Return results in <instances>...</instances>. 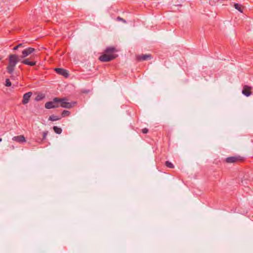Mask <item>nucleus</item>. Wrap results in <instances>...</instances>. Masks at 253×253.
<instances>
[{
	"mask_svg": "<svg viewBox=\"0 0 253 253\" xmlns=\"http://www.w3.org/2000/svg\"><path fill=\"white\" fill-rule=\"evenodd\" d=\"M55 72L59 75L63 76L65 78H68L69 76L67 70L63 68H55Z\"/></svg>",
	"mask_w": 253,
	"mask_h": 253,
	"instance_id": "6",
	"label": "nucleus"
},
{
	"mask_svg": "<svg viewBox=\"0 0 253 253\" xmlns=\"http://www.w3.org/2000/svg\"><path fill=\"white\" fill-rule=\"evenodd\" d=\"M24 95H32V92H28L24 93Z\"/></svg>",
	"mask_w": 253,
	"mask_h": 253,
	"instance_id": "25",
	"label": "nucleus"
},
{
	"mask_svg": "<svg viewBox=\"0 0 253 253\" xmlns=\"http://www.w3.org/2000/svg\"><path fill=\"white\" fill-rule=\"evenodd\" d=\"M142 131L143 133H147L148 132V129L146 128H143L142 130Z\"/></svg>",
	"mask_w": 253,
	"mask_h": 253,
	"instance_id": "23",
	"label": "nucleus"
},
{
	"mask_svg": "<svg viewBox=\"0 0 253 253\" xmlns=\"http://www.w3.org/2000/svg\"><path fill=\"white\" fill-rule=\"evenodd\" d=\"M47 134V132H44L43 133V139L45 138Z\"/></svg>",
	"mask_w": 253,
	"mask_h": 253,
	"instance_id": "24",
	"label": "nucleus"
},
{
	"mask_svg": "<svg viewBox=\"0 0 253 253\" xmlns=\"http://www.w3.org/2000/svg\"><path fill=\"white\" fill-rule=\"evenodd\" d=\"M234 7L240 12L242 13L243 12V7L241 4L239 3H235L234 4Z\"/></svg>",
	"mask_w": 253,
	"mask_h": 253,
	"instance_id": "11",
	"label": "nucleus"
},
{
	"mask_svg": "<svg viewBox=\"0 0 253 253\" xmlns=\"http://www.w3.org/2000/svg\"><path fill=\"white\" fill-rule=\"evenodd\" d=\"M58 102H61V106L66 108H70L76 103L75 102H68L65 98H55L52 101L47 102L45 105V107L47 109L58 107Z\"/></svg>",
	"mask_w": 253,
	"mask_h": 253,
	"instance_id": "1",
	"label": "nucleus"
},
{
	"mask_svg": "<svg viewBox=\"0 0 253 253\" xmlns=\"http://www.w3.org/2000/svg\"><path fill=\"white\" fill-rule=\"evenodd\" d=\"M252 87L248 85H244L242 90V93L244 95H251L252 93L251 89Z\"/></svg>",
	"mask_w": 253,
	"mask_h": 253,
	"instance_id": "8",
	"label": "nucleus"
},
{
	"mask_svg": "<svg viewBox=\"0 0 253 253\" xmlns=\"http://www.w3.org/2000/svg\"><path fill=\"white\" fill-rule=\"evenodd\" d=\"M70 115V112L67 110H64L62 113L63 117L69 116Z\"/></svg>",
	"mask_w": 253,
	"mask_h": 253,
	"instance_id": "16",
	"label": "nucleus"
},
{
	"mask_svg": "<svg viewBox=\"0 0 253 253\" xmlns=\"http://www.w3.org/2000/svg\"><path fill=\"white\" fill-rule=\"evenodd\" d=\"M30 96H23L22 103L24 104L28 103L30 100Z\"/></svg>",
	"mask_w": 253,
	"mask_h": 253,
	"instance_id": "13",
	"label": "nucleus"
},
{
	"mask_svg": "<svg viewBox=\"0 0 253 253\" xmlns=\"http://www.w3.org/2000/svg\"><path fill=\"white\" fill-rule=\"evenodd\" d=\"M91 91L89 89H83L82 90V93L84 94H87L90 93Z\"/></svg>",
	"mask_w": 253,
	"mask_h": 253,
	"instance_id": "20",
	"label": "nucleus"
},
{
	"mask_svg": "<svg viewBox=\"0 0 253 253\" xmlns=\"http://www.w3.org/2000/svg\"><path fill=\"white\" fill-rule=\"evenodd\" d=\"M118 57V55L116 54H108L104 52L99 57V60L103 62L110 61Z\"/></svg>",
	"mask_w": 253,
	"mask_h": 253,
	"instance_id": "3",
	"label": "nucleus"
},
{
	"mask_svg": "<svg viewBox=\"0 0 253 253\" xmlns=\"http://www.w3.org/2000/svg\"><path fill=\"white\" fill-rule=\"evenodd\" d=\"M2 141V139L0 138V142Z\"/></svg>",
	"mask_w": 253,
	"mask_h": 253,
	"instance_id": "26",
	"label": "nucleus"
},
{
	"mask_svg": "<svg viewBox=\"0 0 253 253\" xmlns=\"http://www.w3.org/2000/svg\"><path fill=\"white\" fill-rule=\"evenodd\" d=\"M19 61V56L17 54H10L9 56V63L6 68L8 73L12 74L13 72L16 64Z\"/></svg>",
	"mask_w": 253,
	"mask_h": 253,
	"instance_id": "2",
	"label": "nucleus"
},
{
	"mask_svg": "<svg viewBox=\"0 0 253 253\" xmlns=\"http://www.w3.org/2000/svg\"><path fill=\"white\" fill-rule=\"evenodd\" d=\"M43 98V97L42 96H37L36 98H35V100L36 101H40V100H41Z\"/></svg>",
	"mask_w": 253,
	"mask_h": 253,
	"instance_id": "22",
	"label": "nucleus"
},
{
	"mask_svg": "<svg viewBox=\"0 0 253 253\" xmlns=\"http://www.w3.org/2000/svg\"><path fill=\"white\" fill-rule=\"evenodd\" d=\"M12 139V140L19 143L26 142L25 138L23 135L14 136Z\"/></svg>",
	"mask_w": 253,
	"mask_h": 253,
	"instance_id": "7",
	"label": "nucleus"
},
{
	"mask_svg": "<svg viewBox=\"0 0 253 253\" xmlns=\"http://www.w3.org/2000/svg\"><path fill=\"white\" fill-rule=\"evenodd\" d=\"M117 51L116 48L113 46L107 47L104 50V52L108 54H114Z\"/></svg>",
	"mask_w": 253,
	"mask_h": 253,
	"instance_id": "9",
	"label": "nucleus"
},
{
	"mask_svg": "<svg viewBox=\"0 0 253 253\" xmlns=\"http://www.w3.org/2000/svg\"><path fill=\"white\" fill-rule=\"evenodd\" d=\"M53 128L54 132L57 134H60L62 132V129L61 128L54 126Z\"/></svg>",
	"mask_w": 253,
	"mask_h": 253,
	"instance_id": "14",
	"label": "nucleus"
},
{
	"mask_svg": "<svg viewBox=\"0 0 253 253\" xmlns=\"http://www.w3.org/2000/svg\"><path fill=\"white\" fill-rule=\"evenodd\" d=\"M35 51V49L33 47H28L24 49L22 52V55L21 56V58H24L26 57L29 56L31 53H33Z\"/></svg>",
	"mask_w": 253,
	"mask_h": 253,
	"instance_id": "4",
	"label": "nucleus"
},
{
	"mask_svg": "<svg viewBox=\"0 0 253 253\" xmlns=\"http://www.w3.org/2000/svg\"><path fill=\"white\" fill-rule=\"evenodd\" d=\"M117 20L118 21H122V22H123L124 23H126V21L125 19H124L123 18H121V17L118 16L117 18Z\"/></svg>",
	"mask_w": 253,
	"mask_h": 253,
	"instance_id": "19",
	"label": "nucleus"
},
{
	"mask_svg": "<svg viewBox=\"0 0 253 253\" xmlns=\"http://www.w3.org/2000/svg\"><path fill=\"white\" fill-rule=\"evenodd\" d=\"M237 160V158L235 157H228L226 159V162L227 163H234Z\"/></svg>",
	"mask_w": 253,
	"mask_h": 253,
	"instance_id": "12",
	"label": "nucleus"
},
{
	"mask_svg": "<svg viewBox=\"0 0 253 253\" xmlns=\"http://www.w3.org/2000/svg\"><path fill=\"white\" fill-rule=\"evenodd\" d=\"M151 54H141L136 56V60L138 61H143L151 59Z\"/></svg>",
	"mask_w": 253,
	"mask_h": 253,
	"instance_id": "5",
	"label": "nucleus"
},
{
	"mask_svg": "<svg viewBox=\"0 0 253 253\" xmlns=\"http://www.w3.org/2000/svg\"><path fill=\"white\" fill-rule=\"evenodd\" d=\"M5 85L6 86H10L11 84V82L9 79H6L5 81Z\"/></svg>",
	"mask_w": 253,
	"mask_h": 253,
	"instance_id": "21",
	"label": "nucleus"
},
{
	"mask_svg": "<svg viewBox=\"0 0 253 253\" xmlns=\"http://www.w3.org/2000/svg\"><path fill=\"white\" fill-rule=\"evenodd\" d=\"M166 165L168 167L170 168H173V165L170 162H169V161H166Z\"/></svg>",
	"mask_w": 253,
	"mask_h": 253,
	"instance_id": "17",
	"label": "nucleus"
},
{
	"mask_svg": "<svg viewBox=\"0 0 253 253\" xmlns=\"http://www.w3.org/2000/svg\"><path fill=\"white\" fill-rule=\"evenodd\" d=\"M49 120L51 121H55L59 120V118H58L57 117L55 116L52 115L49 117Z\"/></svg>",
	"mask_w": 253,
	"mask_h": 253,
	"instance_id": "15",
	"label": "nucleus"
},
{
	"mask_svg": "<svg viewBox=\"0 0 253 253\" xmlns=\"http://www.w3.org/2000/svg\"><path fill=\"white\" fill-rule=\"evenodd\" d=\"M23 44L22 43H19L18 44V45H17L16 46H14V48H13V50H17L19 47H23Z\"/></svg>",
	"mask_w": 253,
	"mask_h": 253,
	"instance_id": "18",
	"label": "nucleus"
},
{
	"mask_svg": "<svg viewBox=\"0 0 253 253\" xmlns=\"http://www.w3.org/2000/svg\"><path fill=\"white\" fill-rule=\"evenodd\" d=\"M21 63H22L24 64L29 65L31 66H34L36 65V62L31 61L30 60L29 58H27V59L23 60V61H21Z\"/></svg>",
	"mask_w": 253,
	"mask_h": 253,
	"instance_id": "10",
	"label": "nucleus"
}]
</instances>
